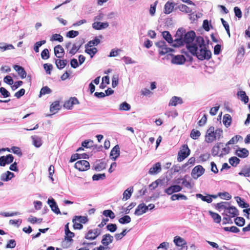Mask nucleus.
I'll return each mask as SVG.
<instances>
[{
  "label": "nucleus",
  "mask_w": 250,
  "mask_h": 250,
  "mask_svg": "<svg viewBox=\"0 0 250 250\" xmlns=\"http://www.w3.org/2000/svg\"><path fill=\"white\" fill-rule=\"evenodd\" d=\"M188 51L193 56H196L200 60H209L211 57L210 51L206 49L205 41L203 37H197L196 43L192 46H188Z\"/></svg>",
  "instance_id": "1"
},
{
  "label": "nucleus",
  "mask_w": 250,
  "mask_h": 250,
  "mask_svg": "<svg viewBox=\"0 0 250 250\" xmlns=\"http://www.w3.org/2000/svg\"><path fill=\"white\" fill-rule=\"evenodd\" d=\"M175 39L174 40V43L172 46L176 47L186 44V47L188 49V46H192L193 44L196 43V35L193 31H190L186 33L185 29H179L175 34Z\"/></svg>",
  "instance_id": "2"
},
{
  "label": "nucleus",
  "mask_w": 250,
  "mask_h": 250,
  "mask_svg": "<svg viewBox=\"0 0 250 250\" xmlns=\"http://www.w3.org/2000/svg\"><path fill=\"white\" fill-rule=\"evenodd\" d=\"M190 149L187 145L182 146V148L178 153L177 160L178 162H182L190 154Z\"/></svg>",
  "instance_id": "3"
},
{
  "label": "nucleus",
  "mask_w": 250,
  "mask_h": 250,
  "mask_svg": "<svg viewBox=\"0 0 250 250\" xmlns=\"http://www.w3.org/2000/svg\"><path fill=\"white\" fill-rule=\"evenodd\" d=\"M159 48V53L161 55H164L167 53L172 52L173 49L167 47L165 41H161L155 43Z\"/></svg>",
  "instance_id": "4"
},
{
  "label": "nucleus",
  "mask_w": 250,
  "mask_h": 250,
  "mask_svg": "<svg viewBox=\"0 0 250 250\" xmlns=\"http://www.w3.org/2000/svg\"><path fill=\"white\" fill-rule=\"evenodd\" d=\"M101 233V230L98 229H89L85 234L84 238L89 240L95 239Z\"/></svg>",
  "instance_id": "5"
},
{
  "label": "nucleus",
  "mask_w": 250,
  "mask_h": 250,
  "mask_svg": "<svg viewBox=\"0 0 250 250\" xmlns=\"http://www.w3.org/2000/svg\"><path fill=\"white\" fill-rule=\"evenodd\" d=\"M205 172V169L201 165H198L192 169L191 175L194 179H198L199 177L202 175Z\"/></svg>",
  "instance_id": "6"
},
{
  "label": "nucleus",
  "mask_w": 250,
  "mask_h": 250,
  "mask_svg": "<svg viewBox=\"0 0 250 250\" xmlns=\"http://www.w3.org/2000/svg\"><path fill=\"white\" fill-rule=\"evenodd\" d=\"M89 167V162L86 160L78 161L75 164V167L81 171L88 169Z\"/></svg>",
  "instance_id": "7"
},
{
  "label": "nucleus",
  "mask_w": 250,
  "mask_h": 250,
  "mask_svg": "<svg viewBox=\"0 0 250 250\" xmlns=\"http://www.w3.org/2000/svg\"><path fill=\"white\" fill-rule=\"evenodd\" d=\"M14 157L11 154H8L6 156H2L0 157V166L4 167L6 165L9 164L13 162Z\"/></svg>",
  "instance_id": "8"
},
{
  "label": "nucleus",
  "mask_w": 250,
  "mask_h": 250,
  "mask_svg": "<svg viewBox=\"0 0 250 250\" xmlns=\"http://www.w3.org/2000/svg\"><path fill=\"white\" fill-rule=\"evenodd\" d=\"M222 214L228 215L232 218L238 216L239 215V211L235 207L230 205L226 212H223Z\"/></svg>",
  "instance_id": "9"
},
{
  "label": "nucleus",
  "mask_w": 250,
  "mask_h": 250,
  "mask_svg": "<svg viewBox=\"0 0 250 250\" xmlns=\"http://www.w3.org/2000/svg\"><path fill=\"white\" fill-rule=\"evenodd\" d=\"M186 58L182 55H177L174 56L171 59V62L173 64L181 65L183 64L186 62Z\"/></svg>",
  "instance_id": "10"
},
{
  "label": "nucleus",
  "mask_w": 250,
  "mask_h": 250,
  "mask_svg": "<svg viewBox=\"0 0 250 250\" xmlns=\"http://www.w3.org/2000/svg\"><path fill=\"white\" fill-rule=\"evenodd\" d=\"M182 189V187L179 185H172L165 189V192L167 195H172L173 193L178 192Z\"/></svg>",
  "instance_id": "11"
},
{
  "label": "nucleus",
  "mask_w": 250,
  "mask_h": 250,
  "mask_svg": "<svg viewBox=\"0 0 250 250\" xmlns=\"http://www.w3.org/2000/svg\"><path fill=\"white\" fill-rule=\"evenodd\" d=\"M148 210V207L144 203L139 204L135 209L134 214L136 215L140 216L146 213Z\"/></svg>",
  "instance_id": "12"
},
{
  "label": "nucleus",
  "mask_w": 250,
  "mask_h": 250,
  "mask_svg": "<svg viewBox=\"0 0 250 250\" xmlns=\"http://www.w3.org/2000/svg\"><path fill=\"white\" fill-rule=\"evenodd\" d=\"M65 230V239L68 242H72L73 239L72 238L74 237L75 234L74 233L71 232L69 229V223H67L65 225L64 227Z\"/></svg>",
  "instance_id": "13"
},
{
  "label": "nucleus",
  "mask_w": 250,
  "mask_h": 250,
  "mask_svg": "<svg viewBox=\"0 0 250 250\" xmlns=\"http://www.w3.org/2000/svg\"><path fill=\"white\" fill-rule=\"evenodd\" d=\"M230 205V204L229 202H221L215 205V208L220 212L223 210H224V212H226V210L229 208Z\"/></svg>",
  "instance_id": "14"
},
{
  "label": "nucleus",
  "mask_w": 250,
  "mask_h": 250,
  "mask_svg": "<svg viewBox=\"0 0 250 250\" xmlns=\"http://www.w3.org/2000/svg\"><path fill=\"white\" fill-rule=\"evenodd\" d=\"M109 26V23L107 22H101L100 21L94 22L92 24V27L95 30H102L105 29Z\"/></svg>",
  "instance_id": "15"
},
{
  "label": "nucleus",
  "mask_w": 250,
  "mask_h": 250,
  "mask_svg": "<svg viewBox=\"0 0 250 250\" xmlns=\"http://www.w3.org/2000/svg\"><path fill=\"white\" fill-rule=\"evenodd\" d=\"M47 203L49 205L51 210L56 214H60V210L54 199H48Z\"/></svg>",
  "instance_id": "16"
},
{
  "label": "nucleus",
  "mask_w": 250,
  "mask_h": 250,
  "mask_svg": "<svg viewBox=\"0 0 250 250\" xmlns=\"http://www.w3.org/2000/svg\"><path fill=\"white\" fill-rule=\"evenodd\" d=\"M113 240V237L110 234L107 233L103 236L101 243L104 246H107L111 243Z\"/></svg>",
  "instance_id": "17"
},
{
  "label": "nucleus",
  "mask_w": 250,
  "mask_h": 250,
  "mask_svg": "<svg viewBox=\"0 0 250 250\" xmlns=\"http://www.w3.org/2000/svg\"><path fill=\"white\" fill-rule=\"evenodd\" d=\"M161 171V165L159 162L155 164L151 167L148 171V173L151 175H155Z\"/></svg>",
  "instance_id": "18"
},
{
  "label": "nucleus",
  "mask_w": 250,
  "mask_h": 250,
  "mask_svg": "<svg viewBox=\"0 0 250 250\" xmlns=\"http://www.w3.org/2000/svg\"><path fill=\"white\" fill-rule=\"evenodd\" d=\"M55 56L58 58H62L64 55V51L61 45H57L54 48Z\"/></svg>",
  "instance_id": "19"
},
{
  "label": "nucleus",
  "mask_w": 250,
  "mask_h": 250,
  "mask_svg": "<svg viewBox=\"0 0 250 250\" xmlns=\"http://www.w3.org/2000/svg\"><path fill=\"white\" fill-rule=\"evenodd\" d=\"M175 5V3L173 2L168 1L166 2L164 7V12L166 14H169L171 13Z\"/></svg>",
  "instance_id": "20"
},
{
  "label": "nucleus",
  "mask_w": 250,
  "mask_h": 250,
  "mask_svg": "<svg viewBox=\"0 0 250 250\" xmlns=\"http://www.w3.org/2000/svg\"><path fill=\"white\" fill-rule=\"evenodd\" d=\"M14 68L21 79H24L26 77L27 73L23 67L20 65H15Z\"/></svg>",
  "instance_id": "21"
},
{
  "label": "nucleus",
  "mask_w": 250,
  "mask_h": 250,
  "mask_svg": "<svg viewBox=\"0 0 250 250\" xmlns=\"http://www.w3.org/2000/svg\"><path fill=\"white\" fill-rule=\"evenodd\" d=\"M249 151L245 148H239L236 151V154L240 158H246L249 155Z\"/></svg>",
  "instance_id": "22"
},
{
  "label": "nucleus",
  "mask_w": 250,
  "mask_h": 250,
  "mask_svg": "<svg viewBox=\"0 0 250 250\" xmlns=\"http://www.w3.org/2000/svg\"><path fill=\"white\" fill-rule=\"evenodd\" d=\"M33 145L36 147H40L42 145V141L41 137L38 136H31Z\"/></svg>",
  "instance_id": "23"
},
{
  "label": "nucleus",
  "mask_w": 250,
  "mask_h": 250,
  "mask_svg": "<svg viewBox=\"0 0 250 250\" xmlns=\"http://www.w3.org/2000/svg\"><path fill=\"white\" fill-rule=\"evenodd\" d=\"M120 155V147L118 145H116L110 152V156H112V159L115 160Z\"/></svg>",
  "instance_id": "24"
},
{
  "label": "nucleus",
  "mask_w": 250,
  "mask_h": 250,
  "mask_svg": "<svg viewBox=\"0 0 250 250\" xmlns=\"http://www.w3.org/2000/svg\"><path fill=\"white\" fill-rule=\"evenodd\" d=\"M15 176L14 174L10 171H7L6 172L1 174L0 179L3 181H8L11 180Z\"/></svg>",
  "instance_id": "25"
},
{
  "label": "nucleus",
  "mask_w": 250,
  "mask_h": 250,
  "mask_svg": "<svg viewBox=\"0 0 250 250\" xmlns=\"http://www.w3.org/2000/svg\"><path fill=\"white\" fill-rule=\"evenodd\" d=\"M183 103L182 99L180 97L173 96L170 99L169 105L176 106L178 104H181Z\"/></svg>",
  "instance_id": "26"
},
{
  "label": "nucleus",
  "mask_w": 250,
  "mask_h": 250,
  "mask_svg": "<svg viewBox=\"0 0 250 250\" xmlns=\"http://www.w3.org/2000/svg\"><path fill=\"white\" fill-rule=\"evenodd\" d=\"M173 242L178 247H183L187 244L186 241L183 238L178 236L174 237Z\"/></svg>",
  "instance_id": "27"
},
{
  "label": "nucleus",
  "mask_w": 250,
  "mask_h": 250,
  "mask_svg": "<svg viewBox=\"0 0 250 250\" xmlns=\"http://www.w3.org/2000/svg\"><path fill=\"white\" fill-rule=\"evenodd\" d=\"M237 95L240 97L241 101L243 102L245 104L248 103L249 99L245 91L242 90L239 91H238Z\"/></svg>",
  "instance_id": "28"
},
{
  "label": "nucleus",
  "mask_w": 250,
  "mask_h": 250,
  "mask_svg": "<svg viewBox=\"0 0 250 250\" xmlns=\"http://www.w3.org/2000/svg\"><path fill=\"white\" fill-rule=\"evenodd\" d=\"M0 49L3 52L7 50H12L15 49L14 46L11 44H8L5 42H0Z\"/></svg>",
  "instance_id": "29"
},
{
  "label": "nucleus",
  "mask_w": 250,
  "mask_h": 250,
  "mask_svg": "<svg viewBox=\"0 0 250 250\" xmlns=\"http://www.w3.org/2000/svg\"><path fill=\"white\" fill-rule=\"evenodd\" d=\"M133 192V188L130 187L126 189L123 193V200H127L129 199Z\"/></svg>",
  "instance_id": "30"
},
{
  "label": "nucleus",
  "mask_w": 250,
  "mask_h": 250,
  "mask_svg": "<svg viewBox=\"0 0 250 250\" xmlns=\"http://www.w3.org/2000/svg\"><path fill=\"white\" fill-rule=\"evenodd\" d=\"M162 36L163 38L167 42L169 43H174V41L172 38L171 35L168 31H164L162 32Z\"/></svg>",
  "instance_id": "31"
},
{
  "label": "nucleus",
  "mask_w": 250,
  "mask_h": 250,
  "mask_svg": "<svg viewBox=\"0 0 250 250\" xmlns=\"http://www.w3.org/2000/svg\"><path fill=\"white\" fill-rule=\"evenodd\" d=\"M196 197L200 198L202 201L206 202L208 203H210L212 201V199L209 196V194H208L207 196H204L200 193H198L196 194Z\"/></svg>",
  "instance_id": "32"
},
{
  "label": "nucleus",
  "mask_w": 250,
  "mask_h": 250,
  "mask_svg": "<svg viewBox=\"0 0 250 250\" xmlns=\"http://www.w3.org/2000/svg\"><path fill=\"white\" fill-rule=\"evenodd\" d=\"M60 109V105L59 101H55L50 105V111L55 113Z\"/></svg>",
  "instance_id": "33"
},
{
  "label": "nucleus",
  "mask_w": 250,
  "mask_h": 250,
  "mask_svg": "<svg viewBox=\"0 0 250 250\" xmlns=\"http://www.w3.org/2000/svg\"><path fill=\"white\" fill-rule=\"evenodd\" d=\"M235 199L240 207L242 208H248L249 207V204L246 203L244 200L242 199L241 197L237 196Z\"/></svg>",
  "instance_id": "34"
},
{
  "label": "nucleus",
  "mask_w": 250,
  "mask_h": 250,
  "mask_svg": "<svg viewBox=\"0 0 250 250\" xmlns=\"http://www.w3.org/2000/svg\"><path fill=\"white\" fill-rule=\"evenodd\" d=\"M231 117L229 114H225L223 117V123L224 125L228 127L231 124Z\"/></svg>",
  "instance_id": "35"
},
{
  "label": "nucleus",
  "mask_w": 250,
  "mask_h": 250,
  "mask_svg": "<svg viewBox=\"0 0 250 250\" xmlns=\"http://www.w3.org/2000/svg\"><path fill=\"white\" fill-rule=\"evenodd\" d=\"M239 175L244 176L245 177L250 176V166L242 168L241 171L238 173Z\"/></svg>",
  "instance_id": "36"
},
{
  "label": "nucleus",
  "mask_w": 250,
  "mask_h": 250,
  "mask_svg": "<svg viewBox=\"0 0 250 250\" xmlns=\"http://www.w3.org/2000/svg\"><path fill=\"white\" fill-rule=\"evenodd\" d=\"M170 199L172 201H174L175 200H179V199H182L184 200H186L188 199L187 197L182 194H173L170 197Z\"/></svg>",
  "instance_id": "37"
},
{
  "label": "nucleus",
  "mask_w": 250,
  "mask_h": 250,
  "mask_svg": "<svg viewBox=\"0 0 250 250\" xmlns=\"http://www.w3.org/2000/svg\"><path fill=\"white\" fill-rule=\"evenodd\" d=\"M131 108V106L126 102H124L121 104L119 105V110L122 111H129Z\"/></svg>",
  "instance_id": "38"
},
{
  "label": "nucleus",
  "mask_w": 250,
  "mask_h": 250,
  "mask_svg": "<svg viewBox=\"0 0 250 250\" xmlns=\"http://www.w3.org/2000/svg\"><path fill=\"white\" fill-rule=\"evenodd\" d=\"M209 213L215 222L219 223L221 222V217L218 214L214 213L211 211H209Z\"/></svg>",
  "instance_id": "39"
},
{
  "label": "nucleus",
  "mask_w": 250,
  "mask_h": 250,
  "mask_svg": "<svg viewBox=\"0 0 250 250\" xmlns=\"http://www.w3.org/2000/svg\"><path fill=\"white\" fill-rule=\"evenodd\" d=\"M216 140L214 133H207L206 135V141L208 143H211Z\"/></svg>",
  "instance_id": "40"
},
{
  "label": "nucleus",
  "mask_w": 250,
  "mask_h": 250,
  "mask_svg": "<svg viewBox=\"0 0 250 250\" xmlns=\"http://www.w3.org/2000/svg\"><path fill=\"white\" fill-rule=\"evenodd\" d=\"M73 218L76 219V221L79 222L81 224H85L88 221L87 217L86 216H75Z\"/></svg>",
  "instance_id": "41"
},
{
  "label": "nucleus",
  "mask_w": 250,
  "mask_h": 250,
  "mask_svg": "<svg viewBox=\"0 0 250 250\" xmlns=\"http://www.w3.org/2000/svg\"><path fill=\"white\" fill-rule=\"evenodd\" d=\"M235 224L239 227H242L245 225V220L243 217H237L235 220Z\"/></svg>",
  "instance_id": "42"
},
{
  "label": "nucleus",
  "mask_w": 250,
  "mask_h": 250,
  "mask_svg": "<svg viewBox=\"0 0 250 250\" xmlns=\"http://www.w3.org/2000/svg\"><path fill=\"white\" fill-rule=\"evenodd\" d=\"M178 9L182 12H185L186 13H189L191 12V9L185 4H180L178 6Z\"/></svg>",
  "instance_id": "43"
},
{
  "label": "nucleus",
  "mask_w": 250,
  "mask_h": 250,
  "mask_svg": "<svg viewBox=\"0 0 250 250\" xmlns=\"http://www.w3.org/2000/svg\"><path fill=\"white\" fill-rule=\"evenodd\" d=\"M119 222L122 224L129 223L131 222V218L128 215H125L119 219Z\"/></svg>",
  "instance_id": "44"
},
{
  "label": "nucleus",
  "mask_w": 250,
  "mask_h": 250,
  "mask_svg": "<svg viewBox=\"0 0 250 250\" xmlns=\"http://www.w3.org/2000/svg\"><path fill=\"white\" fill-rule=\"evenodd\" d=\"M240 161V159L236 157H232L229 159V163L233 167H236Z\"/></svg>",
  "instance_id": "45"
},
{
  "label": "nucleus",
  "mask_w": 250,
  "mask_h": 250,
  "mask_svg": "<svg viewBox=\"0 0 250 250\" xmlns=\"http://www.w3.org/2000/svg\"><path fill=\"white\" fill-rule=\"evenodd\" d=\"M201 135V133L199 130L194 129L191 130L190 133V137L194 140L197 139Z\"/></svg>",
  "instance_id": "46"
},
{
  "label": "nucleus",
  "mask_w": 250,
  "mask_h": 250,
  "mask_svg": "<svg viewBox=\"0 0 250 250\" xmlns=\"http://www.w3.org/2000/svg\"><path fill=\"white\" fill-rule=\"evenodd\" d=\"M103 214L106 217H109L111 219H114L115 217L114 213L109 209L104 210Z\"/></svg>",
  "instance_id": "47"
},
{
  "label": "nucleus",
  "mask_w": 250,
  "mask_h": 250,
  "mask_svg": "<svg viewBox=\"0 0 250 250\" xmlns=\"http://www.w3.org/2000/svg\"><path fill=\"white\" fill-rule=\"evenodd\" d=\"M223 229L226 231H230L233 233H238L240 231L239 229L235 226L224 227Z\"/></svg>",
  "instance_id": "48"
},
{
  "label": "nucleus",
  "mask_w": 250,
  "mask_h": 250,
  "mask_svg": "<svg viewBox=\"0 0 250 250\" xmlns=\"http://www.w3.org/2000/svg\"><path fill=\"white\" fill-rule=\"evenodd\" d=\"M100 42V41L99 39L95 38L94 40L90 41L86 45L85 47L87 46L92 47L94 45H97Z\"/></svg>",
  "instance_id": "49"
},
{
  "label": "nucleus",
  "mask_w": 250,
  "mask_h": 250,
  "mask_svg": "<svg viewBox=\"0 0 250 250\" xmlns=\"http://www.w3.org/2000/svg\"><path fill=\"white\" fill-rule=\"evenodd\" d=\"M63 37L60 34H53L50 39L51 41H56L59 42H62L63 41Z\"/></svg>",
  "instance_id": "50"
},
{
  "label": "nucleus",
  "mask_w": 250,
  "mask_h": 250,
  "mask_svg": "<svg viewBox=\"0 0 250 250\" xmlns=\"http://www.w3.org/2000/svg\"><path fill=\"white\" fill-rule=\"evenodd\" d=\"M218 196L220 197L221 199L227 200H230L231 198V196L227 192H219Z\"/></svg>",
  "instance_id": "51"
},
{
  "label": "nucleus",
  "mask_w": 250,
  "mask_h": 250,
  "mask_svg": "<svg viewBox=\"0 0 250 250\" xmlns=\"http://www.w3.org/2000/svg\"><path fill=\"white\" fill-rule=\"evenodd\" d=\"M51 92L52 91L51 89L49 88L48 86H44L41 89L40 91V97H41L42 95L50 94L51 93Z\"/></svg>",
  "instance_id": "52"
},
{
  "label": "nucleus",
  "mask_w": 250,
  "mask_h": 250,
  "mask_svg": "<svg viewBox=\"0 0 250 250\" xmlns=\"http://www.w3.org/2000/svg\"><path fill=\"white\" fill-rule=\"evenodd\" d=\"M85 52L89 54L91 58H92L94 55L97 52V49L95 47H93L92 48H87V47H85Z\"/></svg>",
  "instance_id": "53"
},
{
  "label": "nucleus",
  "mask_w": 250,
  "mask_h": 250,
  "mask_svg": "<svg viewBox=\"0 0 250 250\" xmlns=\"http://www.w3.org/2000/svg\"><path fill=\"white\" fill-rule=\"evenodd\" d=\"M105 178V174H94L92 176V180L93 181H98L99 180H103Z\"/></svg>",
  "instance_id": "54"
},
{
  "label": "nucleus",
  "mask_w": 250,
  "mask_h": 250,
  "mask_svg": "<svg viewBox=\"0 0 250 250\" xmlns=\"http://www.w3.org/2000/svg\"><path fill=\"white\" fill-rule=\"evenodd\" d=\"M240 138H242V137L239 135H236L233 137L227 144L226 146L229 145L234 144L235 143H237Z\"/></svg>",
  "instance_id": "55"
},
{
  "label": "nucleus",
  "mask_w": 250,
  "mask_h": 250,
  "mask_svg": "<svg viewBox=\"0 0 250 250\" xmlns=\"http://www.w3.org/2000/svg\"><path fill=\"white\" fill-rule=\"evenodd\" d=\"M129 230H127L126 229H125L123 230V231L120 233H117L115 235V237L117 240H119L122 239V238L125 236L127 232L129 231Z\"/></svg>",
  "instance_id": "56"
},
{
  "label": "nucleus",
  "mask_w": 250,
  "mask_h": 250,
  "mask_svg": "<svg viewBox=\"0 0 250 250\" xmlns=\"http://www.w3.org/2000/svg\"><path fill=\"white\" fill-rule=\"evenodd\" d=\"M93 141L92 140H85L82 143V146L86 148H90L92 147Z\"/></svg>",
  "instance_id": "57"
},
{
  "label": "nucleus",
  "mask_w": 250,
  "mask_h": 250,
  "mask_svg": "<svg viewBox=\"0 0 250 250\" xmlns=\"http://www.w3.org/2000/svg\"><path fill=\"white\" fill-rule=\"evenodd\" d=\"M221 21L222 22V24L223 25L224 28H225L228 35H229V37H230V34L229 31V26L228 22L225 21L223 18L221 19Z\"/></svg>",
  "instance_id": "58"
},
{
  "label": "nucleus",
  "mask_w": 250,
  "mask_h": 250,
  "mask_svg": "<svg viewBox=\"0 0 250 250\" xmlns=\"http://www.w3.org/2000/svg\"><path fill=\"white\" fill-rule=\"evenodd\" d=\"M79 32L77 31L71 30L66 33V37L70 38H73L79 35Z\"/></svg>",
  "instance_id": "59"
},
{
  "label": "nucleus",
  "mask_w": 250,
  "mask_h": 250,
  "mask_svg": "<svg viewBox=\"0 0 250 250\" xmlns=\"http://www.w3.org/2000/svg\"><path fill=\"white\" fill-rule=\"evenodd\" d=\"M106 228L111 232H114L117 230V227L115 224H109L106 226Z\"/></svg>",
  "instance_id": "60"
},
{
  "label": "nucleus",
  "mask_w": 250,
  "mask_h": 250,
  "mask_svg": "<svg viewBox=\"0 0 250 250\" xmlns=\"http://www.w3.org/2000/svg\"><path fill=\"white\" fill-rule=\"evenodd\" d=\"M41 57L43 60H46L49 58V52L48 49H44L42 51Z\"/></svg>",
  "instance_id": "61"
},
{
  "label": "nucleus",
  "mask_w": 250,
  "mask_h": 250,
  "mask_svg": "<svg viewBox=\"0 0 250 250\" xmlns=\"http://www.w3.org/2000/svg\"><path fill=\"white\" fill-rule=\"evenodd\" d=\"M219 150H220L219 145L214 146L211 150L212 155L213 156H217L218 155Z\"/></svg>",
  "instance_id": "62"
},
{
  "label": "nucleus",
  "mask_w": 250,
  "mask_h": 250,
  "mask_svg": "<svg viewBox=\"0 0 250 250\" xmlns=\"http://www.w3.org/2000/svg\"><path fill=\"white\" fill-rule=\"evenodd\" d=\"M11 151L14 153V154H16L20 156L22 155V153L21 150V149L17 146H12L11 148Z\"/></svg>",
  "instance_id": "63"
},
{
  "label": "nucleus",
  "mask_w": 250,
  "mask_h": 250,
  "mask_svg": "<svg viewBox=\"0 0 250 250\" xmlns=\"http://www.w3.org/2000/svg\"><path fill=\"white\" fill-rule=\"evenodd\" d=\"M0 93H1L4 98L8 97L10 96V93L3 87L0 88Z\"/></svg>",
  "instance_id": "64"
}]
</instances>
